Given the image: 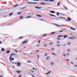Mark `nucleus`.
Listing matches in <instances>:
<instances>
[{
	"label": "nucleus",
	"mask_w": 77,
	"mask_h": 77,
	"mask_svg": "<svg viewBox=\"0 0 77 77\" xmlns=\"http://www.w3.org/2000/svg\"><path fill=\"white\" fill-rule=\"evenodd\" d=\"M12 55H15V54H11L9 58L10 61V62H11V58L12 57Z\"/></svg>",
	"instance_id": "nucleus-1"
},
{
	"label": "nucleus",
	"mask_w": 77,
	"mask_h": 77,
	"mask_svg": "<svg viewBox=\"0 0 77 77\" xmlns=\"http://www.w3.org/2000/svg\"><path fill=\"white\" fill-rule=\"evenodd\" d=\"M54 24H55V25H56L57 26V27H59V26H65L64 25H57L55 23H53Z\"/></svg>",
	"instance_id": "nucleus-2"
},
{
	"label": "nucleus",
	"mask_w": 77,
	"mask_h": 77,
	"mask_svg": "<svg viewBox=\"0 0 77 77\" xmlns=\"http://www.w3.org/2000/svg\"><path fill=\"white\" fill-rule=\"evenodd\" d=\"M39 4H40V5H47L48 4V3H44V2H42V3H40Z\"/></svg>",
	"instance_id": "nucleus-3"
},
{
	"label": "nucleus",
	"mask_w": 77,
	"mask_h": 77,
	"mask_svg": "<svg viewBox=\"0 0 77 77\" xmlns=\"http://www.w3.org/2000/svg\"><path fill=\"white\" fill-rule=\"evenodd\" d=\"M35 8L36 9H42V8L38 7H35Z\"/></svg>",
	"instance_id": "nucleus-4"
},
{
	"label": "nucleus",
	"mask_w": 77,
	"mask_h": 77,
	"mask_svg": "<svg viewBox=\"0 0 77 77\" xmlns=\"http://www.w3.org/2000/svg\"><path fill=\"white\" fill-rule=\"evenodd\" d=\"M49 14V15H50V16H51V17H56V16L54 15H53L51 14Z\"/></svg>",
	"instance_id": "nucleus-5"
},
{
	"label": "nucleus",
	"mask_w": 77,
	"mask_h": 77,
	"mask_svg": "<svg viewBox=\"0 0 77 77\" xmlns=\"http://www.w3.org/2000/svg\"><path fill=\"white\" fill-rule=\"evenodd\" d=\"M21 71H20V70H18V71H16V72H17V74H20L21 73Z\"/></svg>",
	"instance_id": "nucleus-6"
},
{
	"label": "nucleus",
	"mask_w": 77,
	"mask_h": 77,
	"mask_svg": "<svg viewBox=\"0 0 77 77\" xmlns=\"http://www.w3.org/2000/svg\"><path fill=\"white\" fill-rule=\"evenodd\" d=\"M50 12L51 13H52V14H54L56 13V12L54 11H50Z\"/></svg>",
	"instance_id": "nucleus-7"
},
{
	"label": "nucleus",
	"mask_w": 77,
	"mask_h": 77,
	"mask_svg": "<svg viewBox=\"0 0 77 77\" xmlns=\"http://www.w3.org/2000/svg\"><path fill=\"white\" fill-rule=\"evenodd\" d=\"M49 2H54L55 1L54 0H49Z\"/></svg>",
	"instance_id": "nucleus-8"
},
{
	"label": "nucleus",
	"mask_w": 77,
	"mask_h": 77,
	"mask_svg": "<svg viewBox=\"0 0 77 77\" xmlns=\"http://www.w3.org/2000/svg\"><path fill=\"white\" fill-rule=\"evenodd\" d=\"M68 21H71V19L68 17H67Z\"/></svg>",
	"instance_id": "nucleus-9"
},
{
	"label": "nucleus",
	"mask_w": 77,
	"mask_h": 77,
	"mask_svg": "<svg viewBox=\"0 0 77 77\" xmlns=\"http://www.w3.org/2000/svg\"><path fill=\"white\" fill-rule=\"evenodd\" d=\"M27 44V42H26V41H24L23 42V43H21V44Z\"/></svg>",
	"instance_id": "nucleus-10"
},
{
	"label": "nucleus",
	"mask_w": 77,
	"mask_h": 77,
	"mask_svg": "<svg viewBox=\"0 0 77 77\" xmlns=\"http://www.w3.org/2000/svg\"><path fill=\"white\" fill-rule=\"evenodd\" d=\"M16 64H17V66H20L21 65V63H17Z\"/></svg>",
	"instance_id": "nucleus-11"
},
{
	"label": "nucleus",
	"mask_w": 77,
	"mask_h": 77,
	"mask_svg": "<svg viewBox=\"0 0 77 77\" xmlns=\"http://www.w3.org/2000/svg\"><path fill=\"white\" fill-rule=\"evenodd\" d=\"M36 16L38 17H42V16H41V15H40L39 14H36Z\"/></svg>",
	"instance_id": "nucleus-12"
},
{
	"label": "nucleus",
	"mask_w": 77,
	"mask_h": 77,
	"mask_svg": "<svg viewBox=\"0 0 77 77\" xmlns=\"http://www.w3.org/2000/svg\"><path fill=\"white\" fill-rule=\"evenodd\" d=\"M63 36L64 37V38H66L67 37H68V35H63Z\"/></svg>",
	"instance_id": "nucleus-13"
},
{
	"label": "nucleus",
	"mask_w": 77,
	"mask_h": 77,
	"mask_svg": "<svg viewBox=\"0 0 77 77\" xmlns=\"http://www.w3.org/2000/svg\"><path fill=\"white\" fill-rule=\"evenodd\" d=\"M26 7H24L21 8H20L21 10H23V9H26Z\"/></svg>",
	"instance_id": "nucleus-14"
},
{
	"label": "nucleus",
	"mask_w": 77,
	"mask_h": 77,
	"mask_svg": "<svg viewBox=\"0 0 77 77\" xmlns=\"http://www.w3.org/2000/svg\"><path fill=\"white\" fill-rule=\"evenodd\" d=\"M70 29H72V30H75V28H74L72 27H71Z\"/></svg>",
	"instance_id": "nucleus-15"
},
{
	"label": "nucleus",
	"mask_w": 77,
	"mask_h": 77,
	"mask_svg": "<svg viewBox=\"0 0 77 77\" xmlns=\"http://www.w3.org/2000/svg\"><path fill=\"white\" fill-rule=\"evenodd\" d=\"M58 38H62L63 37V36L62 35H59L57 36Z\"/></svg>",
	"instance_id": "nucleus-16"
},
{
	"label": "nucleus",
	"mask_w": 77,
	"mask_h": 77,
	"mask_svg": "<svg viewBox=\"0 0 77 77\" xmlns=\"http://www.w3.org/2000/svg\"><path fill=\"white\" fill-rule=\"evenodd\" d=\"M31 16H28L27 17H25V18H31Z\"/></svg>",
	"instance_id": "nucleus-17"
},
{
	"label": "nucleus",
	"mask_w": 77,
	"mask_h": 77,
	"mask_svg": "<svg viewBox=\"0 0 77 77\" xmlns=\"http://www.w3.org/2000/svg\"><path fill=\"white\" fill-rule=\"evenodd\" d=\"M10 52H11V51L9 50H8L6 52V53H7V54H9Z\"/></svg>",
	"instance_id": "nucleus-18"
},
{
	"label": "nucleus",
	"mask_w": 77,
	"mask_h": 77,
	"mask_svg": "<svg viewBox=\"0 0 77 77\" xmlns=\"http://www.w3.org/2000/svg\"><path fill=\"white\" fill-rule=\"evenodd\" d=\"M51 72V71H49V72H48L46 73V74H47V75L49 74H50V72Z\"/></svg>",
	"instance_id": "nucleus-19"
},
{
	"label": "nucleus",
	"mask_w": 77,
	"mask_h": 77,
	"mask_svg": "<svg viewBox=\"0 0 77 77\" xmlns=\"http://www.w3.org/2000/svg\"><path fill=\"white\" fill-rule=\"evenodd\" d=\"M38 2H32L31 4H33V5H35V4H37Z\"/></svg>",
	"instance_id": "nucleus-20"
},
{
	"label": "nucleus",
	"mask_w": 77,
	"mask_h": 77,
	"mask_svg": "<svg viewBox=\"0 0 77 77\" xmlns=\"http://www.w3.org/2000/svg\"><path fill=\"white\" fill-rule=\"evenodd\" d=\"M50 59V57H47L46 58V60H48V59Z\"/></svg>",
	"instance_id": "nucleus-21"
},
{
	"label": "nucleus",
	"mask_w": 77,
	"mask_h": 77,
	"mask_svg": "<svg viewBox=\"0 0 77 77\" xmlns=\"http://www.w3.org/2000/svg\"><path fill=\"white\" fill-rule=\"evenodd\" d=\"M24 38L23 36L20 37L19 38L20 39H22V38Z\"/></svg>",
	"instance_id": "nucleus-22"
},
{
	"label": "nucleus",
	"mask_w": 77,
	"mask_h": 77,
	"mask_svg": "<svg viewBox=\"0 0 77 77\" xmlns=\"http://www.w3.org/2000/svg\"><path fill=\"white\" fill-rule=\"evenodd\" d=\"M12 14H13V13H11L9 14V16H11V15H12Z\"/></svg>",
	"instance_id": "nucleus-23"
},
{
	"label": "nucleus",
	"mask_w": 77,
	"mask_h": 77,
	"mask_svg": "<svg viewBox=\"0 0 77 77\" xmlns=\"http://www.w3.org/2000/svg\"><path fill=\"white\" fill-rule=\"evenodd\" d=\"M2 51H5V49L3 48H2Z\"/></svg>",
	"instance_id": "nucleus-24"
},
{
	"label": "nucleus",
	"mask_w": 77,
	"mask_h": 77,
	"mask_svg": "<svg viewBox=\"0 0 77 77\" xmlns=\"http://www.w3.org/2000/svg\"><path fill=\"white\" fill-rule=\"evenodd\" d=\"M60 3V2H59L57 4V6H59V4Z\"/></svg>",
	"instance_id": "nucleus-25"
},
{
	"label": "nucleus",
	"mask_w": 77,
	"mask_h": 77,
	"mask_svg": "<svg viewBox=\"0 0 77 77\" xmlns=\"http://www.w3.org/2000/svg\"><path fill=\"white\" fill-rule=\"evenodd\" d=\"M18 4L16 5H15L14 6V8H15V7H17V6H18Z\"/></svg>",
	"instance_id": "nucleus-26"
},
{
	"label": "nucleus",
	"mask_w": 77,
	"mask_h": 77,
	"mask_svg": "<svg viewBox=\"0 0 77 77\" xmlns=\"http://www.w3.org/2000/svg\"><path fill=\"white\" fill-rule=\"evenodd\" d=\"M12 64H17V63H15L14 62H12Z\"/></svg>",
	"instance_id": "nucleus-27"
},
{
	"label": "nucleus",
	"mask_w": 77,
	"mask_h": 77,
	"mask_svg": "<svg viewBox=\"0 0 77 77\" xmlns=\"http://www.w3.org/2000/svg\"><path fill=\"white\" fill-rule=\"evenodd\" d=\"M23 18H24L23 16H20V19L21 20V19H23Z\"/></svg>",
	"instance_id": "nucleus-28"
},
{
	"label": "nucleus",
	"mask_w": 77,
	"mask_h": 77,
	"mask_svg": "<svg viewBox=\"0 0 77 77\" xmlns=\"http://www.w3.org/2000/svg\"><path fill=\"white\" fill-rule=\"evenodd\" d=\"M56 33V32H52L51 34V35H53V34H54V33Z\"/></svg>",
	"instance_id": "nucleus-29"
},
{
	"label": "nucleus",
	"mask_w": 77,
	"mask_h": 77,
	"mask_svg": "<svg viewBox=\"0 0 77 77\" xmlns=\"http://www.w3.org/2000/svg\"><path fill=\"white\" fill-rule=\"evenodd\" d=\"M57 15H58V16H59V14H60V13H59L57 12Z\"/></svg>",
	"instance_id": "nucleus-30"
},
{
	"label": "nucleus",
	"mask_w": 77,
	"mask_h": 77,
	"mask_svg": "<svg viewBox=\"0 0 77 77\" xmlns=\"http://www.w3.org/2000/svg\"><path fill=\"white\" fill-rule=\"evenodd\" d=\"M14 60V58H11V60Z\"/></svg>",
	"instance_id": "nucleus-31"
},
{
	"label": "nucleus",
	"mask_w": 77,
	"mask_h": 77,
	"mask_svg": "<svg viewBox=\"0 0 77 77\" xmlns=\"http://www.w3.org/2000/svg\"><path fill=\"white\" fill-rule=\"evenodd\" d=\"M64 8L65 9H67L68 8H67V7H66L65 6H64Z\"/></svg>",
	"instance_id": "nucleus-32"
},
{
	"label": "nucleus",
	"mask_w": 77,
	"mask_h": 77,
	"mask_svg": "<svg viewBox=\"0 0 77 77\" xmlns=\"http://www.w3.org/2000/svg\"><path fill=\"white\" fill-rule=\"evenodd\" d=\"M37 57L38 58V59H39V54L37 55Z\"/></svg>",
	"instance_id": "nucleus-33"
},
{
	"label": "nucleus",
	"mask_w": 77,
	"mask_h": 77,
	"mask_svg": "<svg viewBox=\"0 0 77 77\" xmlns=\"http://www.w3.org/2000/svg\"><path fill=\"white\" fill-rule=\"evenodd\" d=\"M32 69H35V70H36V71H37V70L36 69H35V68H33Z\"/></svg>",
	"instance_id": "nucleus-34"
},
{
	"label": "nucleus",
	"mask_w": 77,
	"mask_h": 77,
	"mask_svg": "<svg viewBox=\"0 0 77 77\" xmlns=\"http://www.w3.org/2000/svg\"><path fill=\"white\" fill-rule=\"evenodd\" d=\"M53 64H54V63H53V62H52L51 63V66H53Z\"/></svg>",
	"instance_id": "nucleus-35"
},
{
	"label": "nucleus",
	"mask_w": 77,
	"mask_h": 77,
	"mask_svg": "<svg viewBox=\"0 0 77 77\" xmlns=\"http://www.w3.org/2000/svg\"><path fill=\"white\" fill-rule=\"evenodd\" d=\"M53 43L51 42L49 43V45H53Z\"/></svg>",
	"instance_id": "nucleus-36"
},
{
	"label": "nucleus",
	"mask_w": 77,
	"mask_h": 77,
	"mask_svg": "<svg viewBox=\"0 0 77 77\" xmlns=\"http://www.w3.org/2000/svg\"><path fill=\"white\" fill-rule=\"evenodd\" d=\"M69 39H73V38H72V37H69Z\"/></svg>",
	"instance_id": "nucleus-37"
},
{
	"label": "nucleus",
	"mask_w": 77,
	"mask_h": 77,
	"mask_svg": "<svg viewBox=\"0 0 77 77\" xmlns=\"http://www.w3.org/2000/svg\"><path fill=\"white\" fill-rule=\"evenodd\" d=\"M33 1H36V2H39V0H33Z\"/></svg>",
	"instance_id": "nucleus-38"
},
{
	"label": "nucleus",
	"mask_w": 77,
	"mask_h": 77,
	"mask_svg": "<svg viewBox=\"0 0 77 77\" xmlns=\"http://www.w3.org/2000/svg\"><path fill=\"white\" fill-rule=\"evenodd\" d=\"M17 14H18V15H20V14H21V12H19L17 13Z\"/></svg>",
	"instance_id": "nucleus-39"
},
{
	"label": "nucleus",
	"mask_w": 77,
	"mask_h": 77,
	"mask_svg": "<svg viewBox=\"0 0 77 77\" xmlns=\"http://www.w3.org/2000/svg\"><path fill=\"white\" fill-rule=\"evenodd\" d=\"M71 63V64H72V65H74V63H73V62H70Z\"/></svg>",
	"instance_id": "nucleus-40"
},
{
	"label": "nucleus",
	"mask_w": 77,
	"mask_h": 77,
	"mask_svg": "<svg viewBox=\"0 0 77 77\" xmlns=\"http://www.w3.org/2000/svg\"><path fill=\"white\" fill-rule=\"evenodd\" d=\"M47 55H48L47 53H45V56H47Z\"/></svg>",
	"instance_id": "nucleus-41"
},
{
	"label": "nucleus",
	"mask_w": 77,
	"mask_h": 77,
	"mask_svg": "<svg viewBox=\"0 0 77 77\" xmlns=\"http://www.w3.org/2000/svg\"><path fill=\"white\" fill-rule=\"evenodd\" d=\"M22 77V76L21 75V74H20L19 75V77Z\"/></svg>",
	"instance_id": "nucleus-42"
},
{
	"label": "nucleus",
	"mask_w": 77,
	"mask_h": 77,
	"mask_svg": "<svg viewBox=\"0 0 77 77\" xmlns=\"http://www.w3.org/2000/svg\"><path fill=\"white\" fill-rule=\"evenodd\" d=\"M68 45H69L70 44H71V43L70 42H68L67 43Z\"/></svg>",
	"instance_id": "nucleus-43"
},
{
	"label": "nucleus",
	"mask_w": 77,
	"mask_h": 77,
	"mask_svg": "<svg viewBox=\"0 0 77 77\" xmlns=\"http://www.w3.org/2000/svg\"><path fill=\"white\" fill-rule=\"evenodd\" d=\"M44 47H46V46H47V45H43Z\"/></svg>",
	"instance_id": "nucleus-44"
},
{
	"label": "nucleus",
	"mask_w": 77,
	"mask_h": 77,
	"mask_svg": "<svg viewBox=\"0 0 77 77\" xmlns=\"http://www.w3.org/2000/svg\"><path fill=\"white\" fill-rule=\"evenodd\" d=\"M14 51H15V52H16V53H18V51L17 50H14Z\"/></svg>",
	"instance_id": "nucleus-45"
},
{
	"label": "nucleus",
	"mask_w": 77,
	"mask_h": 77,
	"mask_svg": "<svg viewBox=\"0 0 77 77\" xmlns=\"http://www.w3.org/2000/svg\"><path fill=\"white\" fill-rule=\"evenodd\" d=\"M52 54H53V55H54V56H56V54H55L54 53H52Z\"/></svg>",
	"instance_id": "nucleus-46"
},
{
	"label": "nucleus",
	"mask_w": 77,
	"mask_h": 77,
	"mask_svg": "<svg viewBox=\"0 0 77 77\" xmlns=\"http://www.w3.org/2000/svg\"><path fill=\"white\" fill-rule=\"evenodd\" d=\"M44 1V2H48V0H43Z\"/></svg>",
	"instance_id": "nucleus-47"
},
{
	"label": "nucleus",
	"mask_w": 77,
	"mask_h": 77,
	"mask_svg": "<svg viewBox=\"0 0 77 77\" xmlns=\"http://www.w3.org/2000/svg\"><path fill=\"white\" fill-rule=\"evenodd\" d=\"M58 18H63V17H58Z\"/></svg>",
	"instance_id": "nucleus-48"
},
{
	"label": "nucleus",
	"mask_w": 77,
	"mask_h": 77,
	"mask_svg": "<svg viewBox=\"0 0 77 77\" xmlns=\"http://www.w3.org/2000/svg\"><path fill=\"white\" fill-rule=\"evenodd\" d=\"M67 51L68 52H70V50L69 49H67Z\"/></svg>",
	"instance_id": "nucleus-49"
},
{
	"label": "nucleus",
	"mask_w": 77,
	"mask_h": 77,
	"mask_svg": "<svg viewBox=\"0 0 77 77\" xmlns=\"http://www.w3.org/2000/svg\"><path fill=\"white\" fill-rule=\"evenodd\" d=\"M57 47H60V45H57Z\"/></svg>",
	"instance_id": "nucleus-50"
},
{
	"label": "nucleus",
	"mask_w": 77,
	"mask_h": 77,
	"mask_svg": "<svg viewBox=\"0 0 77 77\" xmlns=\"http://www.w3.org/2000/svg\"><path fill=\"white\" fill-rule=\"evenodd\" d=\"M63 56H64V57H65V56H66V55L65 54H63Z\"/></svg>",
	"instance_id": "nucleus-51"
},
{
	"label": "nucleus",
	"mask_w": 77,
	"mask_h": 77,
	"mask_svg": "<svg viewBox=\"0 0 77 77\" xmlns=\"http://www.w3.org/2000/svg\"><path fill=\"white\" fill-rule=\"evenodd\" d=\"M27 3H29L30 4H32V2H27Z\"/></svg>",
	"instance_id": "nucleus-52"
},
{
	"label": "nucleus",
	"mask_w": 77,
	"mask_h": 77,
	"mask_svg": "<svg viewBox=\"0 0 77 77\" xmlns=\"http://www.w3.org/2000/svg\"><path fill=\"white\" fill-rule=\"evenodd\" d=\"M31 72H32V73H34V72H35V71L33 70Z\"/></svg>",
	"instance_id": "nucleus-53"
},
{
	"label": "nucleus",
	"mask_w": 77,
	"mask_h": 77,
	"mask_svg": "<svg viewBox=\"0 0 77 77\" xmlns=\"http://www.w3.org/2000/svg\"><path fill=\"white\" fill-rule=\"evenodd\" d=\"M26 44L28 42H29V41L27 40H26Z\"/></svg>",
	"instance_id": "nucleus-54"
},
{
	"label": "nucleus",
	"mask_w": 77,
	"mask_h": 77,
	"mask_svg": "<svg viewBox=\"0 0 77 77\" xmlns=\"http://www.w3.org/2000/svg\"><path fill=\"white\" fill-rule=\"evenodd\" d=\"M62 30H66V29H62Z\"/></svg>",
	"instance_id": "nucleus-55"
},
{
	"label": "nucleus",
	"mask_w": 77,
	"mask_h": 77,
	"mask_svg": "<svg viewBox=\"0 0 77 77\" xmlns=\"http://www.w3.org/2000/svg\"><path fill=\"white\" fill-rule=\"evenodd\" d=\"M54 19H55V20H59V19H57L56 18H54Z\"/></svg>",
	"instance_id": "nucleus-56"
},
{
	"label": "nucleus",
	"mask_w": 77,
	"mask_h": 77,
	"mask_svg": "<svg viewBox=\"0 0 77 77\" xmlns=\"http://www.w3.org/2000/svg\"><path fill=\"white\" fill-rule=\"evenodd\" d=\"M74 66H75V67H77V65H75Z\"/></svg>",
	"instance_id": "nucleus-57"
},
{
	"label": "nucleus",
	"mask_w": 77,
	"mask_h": 77,
	"mask_svg": "<svg viewBox=\"0 0 77 77\" xmlns=\"http://www.w3.org/2000/svg\"><path fill=\"white\" fill-rule=\"evenodd\" d=\"M61 38H57V39H58V40H60V39Z\"/></svg>",
	"instance_id": "nucleus-58"
},
{
	"label": "nucleus",
	"mask_w": 77,
	"mask_h": 77,
	"mask_svg": "<svg viewBox=\"0 0 77 77\" xmlns=\"http://www.w3.org/2000/svg\"><path fill=\"white\" fill-rule=\"evenodd\" d=\"M63 32V30H61V31H60L59 32L60 33L61 32Z\"/></svg>",
	"instance_id": "nucleus-59"
},
{
	"label": "nucleus",
	"mask_w": 77,
	"mask_h": 77,
	"mask_svg": "<svg viewBox=\"0 0 77 77\" xmlns=\"http://www.w3.org/2000/svg\"><path fill=\"white\" fill-rule=\"evenodd\" d=\"M66 60L68 62V61H69V59H66Z\"/></svg>",
	"instance_id": "nucleus-60"
},
{
	"label": "nucleus",
	"mask_w": 77,
	"mask_h": 77,
	"mask_svg": "<svg viewBox=\"0 0 77 77\" xmlns=\"http://www.w3.org/2000/svg\"><path fill=\"white\" fill-rule=\"evenodd\" d=\"M36 52H38V51H39V50H37L35 51Z\"/></svg>",
	"instance_id": "nucleus-61"
},
{
	"label": "nucleus",
	"mask_w": 77,
	"mask_h": 77,
	"mask_svg": "<svg viewBox=\"0 0 77 77\" xmlns=\"http://www.w3.org/2000/svg\"><path fill=\"white\" fill-rule=\"evenodd\" d=\"M51 50H54V48H52L51 49Z\"/></svg>",
	"instance_id": "nucleus-62"
},
{
	"label": "nucleus",
	"mask_w": 77,
	"mask_h": 77,
	"mask_svg": "<svg viewBox=\"0 0 77 77\" xmlns=\"http://www.w3.org/2000/svg\"><path fill=\"white\" fill-rule=\"evenodd\" d=\"M38 43H40L41 42V41H38Z\"/></svg>",
	"instance_id": "nucleus-63"
},
{
	"label": "nucleus",
	"mask_w": 77,
	"mask_h": 77,
	"mask_svg": "<svg viewBox=\"0 0 77 77\" xmlns=\"http://www.w3.org/2000/svg\"><path fill=\"white\" fill-rule=\"evenodd\" d=\"M60 43V42H59V41H57V44H58L59 43Z\"/></svg>",
	"instance_id": "nucleus-64"
}]
</instances>
